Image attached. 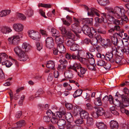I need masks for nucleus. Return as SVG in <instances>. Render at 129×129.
Segmentation results:
<instances>
[{
	"label": "nucleus",
	"instance_id": "obj_45",
	"mask_svg": "<svg viewBox=\"0 0 129 129\" xmlns=\"http://www.w3.org/2000/svg\"><path fill=\"white\" fill-rule=\"evenodd\" d=\"M59 119L58 117H56V115H55L51 118L50 120L52 123L55 124L57 123Z\"/></svg>",
	"mask_w": 129,
	"mask_h": 129
},
{
	"label": "nucleus",
	"instance_id": "obj_27",
	"mask_svg": "<svg viewBox=\"0 0 129 129\" xmlns=\"http://www.w3.org/2000/svg\"><path fill=\"white\" fill-rule=\"evenodd\" d=\"M113 59H114V63L115 62L117 64L120 63L122 59L121 57L120 56L116 54L114 56Z\"/></svg>",
	"mask_w": 129,
	"mask_h": 129
},
{
	"label": "nucleus",
	"instance_id": "obj_12",
	"mask_svg": "<svg viewBox=\"0 0 129 129\" xmlns=\"http://www.w3.org/2000/svg\"><path fill=\"white\" fill-rule=\"evenodd\" d=\"M81 65L80 63L75 62L74 63L73 65H70L68 68V69L73 70L76 72H78L77 70H79L81 68Z\"/></svg>",
	"mask_w": 129,
	"mask_h": 129
},
{
	"label": "nucleus",
	"instance_id": "obj_51",
	"mask_svg": "<svg viewBox=\"0 0 129 129\" xmlns=\"http://www.w3.org/2000/svg\"><path fill=\"white\" fill-rule=\"evenodd\" d=\"M94 38L96 40V42H97L99 41H101V40L102 39L101 36L99 33H96L94 35Z\"/></svg>",
	"mask_w": 129,
	"mask_h": 129
},
{
	"label": "nucleus",
	"instance_id": "obj_52",
	"mask_svg": "<svg viewBox=\"0 0 129 129\" xmlns=\"http://www.w3.org/2000/svg\"><path fill=\"white\" fill-rule=\"evenodd\" d=\"M46 113L48 117H49L51 118L54 115H55V114L50 109L46 111Z\"/></svg>",
	"mask_w": 129,
	"mask_h": 129
},
{
	"label": "nucleus",
	"instance_id": "obj_59",
	"mask_svg": "<svg viewBox=\"0 0 129 129\" xmlns=\"http://www.w3.org/2000/svg\"><path fill=\"white\" fill-rule=\"evenodd\" d=\"M43 9H41L39 10V13L41 16L45 18L47 17L45 15V12L43 10Z\"/></svg>",
	"mask_w": 129,
	"mask_h": 129
},
{
	"label": "nucleus",
	"instance_id": "obj_39",
	"mask_svg": "<svg viewBox=\"0 0 129 129\" xmlns=\"http://www.w3.org/2000/svg\"><path fill=\"white\" fill-rule=\"evenodd\" d=\"M82 20L84 23L86 24H92L93 23V18H84Z\"/></svg>",
	"mask_w": 129,
	"mask_h": 129
},
{
	"label": "nucleus",
	"instance_id": "obj_24",
	"mask_svg": "<svg viewBox=\"0 0 129 129\" xmlns=\"http://www.w3.org/2000/svg\"><path fill=\"white\" fill-rule=\"evenodd\" d=\"M65 55L66 58L67 59H76V55L75 52L73 53L72 55L67 53Z\"/></svg>",
	"mask_w": 129,
	"mask_h": 129
},
{
	"label": "nucleus",
	"instance_id": "obj_63",
	"mask_svg": "<svg viewBox=\"0 0 129 129\" xmlns=\"http://www.w3.org/2000/svg\"><path fill=\"white\" fill-rule=\"evenodd\" d=\"M86 109H88L89 110H92L93 108V107L91 105V104L89 103H87L86 104Z\"/></svg>",
	"mask_w": 129,
	"mask_h": 129
},
{
	"label": "nucleus",
	"instance_id": "obj_64",
	"mask_svg": "<svg viewBox=\"0 0 129 129\" xmlns=\"http://www.w3.org/2000/svg\"><path fill=\"white\" fill-rule=\"evenodd\" d=\"M74 126L71 124L69 122L66 125V127L67 129H73Z\"/></svg>",
	"mask_w": 129,
	"mask_h": 129
},
{
	"label": "nucleus",
	"instance_id": "obj_9",
	"mask_svg": "<svg viewBox=\"0 0 129 129\" xmlns=\"http://www.w3.org/2000/svg\"><path fill=\"white\" fill-rule=\"evenodd\" d=\"M82 30L83 33L85 35L89 36L91 35V28L88 25H84L82 27Z\"/></svg>",
	"mask_w": 129,
	"mask_h": 129
},
{
	"label": "nucleus",
	"instance_id": "obj_15",
	"mask_svg": "<svg viewBox=\"0 0 129 129\" xmlns=\"http://www.w3.org/2000/svg\"><path fill=\"white\" fill-rule=\"evenodd\" d=\"M75 38V37L74 38L70 37L67 38L65 41L66 46L68 47H71L72 44L75 43L74 41L73 40V39L74 38Z\"/></svg>",
	"mask_w": 129,
	"mask_h": 129
},
{
	"label": "nucleus",
	"instance_id": "obj_19",
	"mask_svg": "<svg viewBox=\"0 0 129 129\" xmlns=\"http://www.w3.org/2000/svg\"><path fill=\"white\" fill-rule=\"evenodd\" d=\"M20 37L19 36L15 35L13 36L12 40L13 44L17 45L20 43Z\"/></svg>",
	"mask_w": 129,
	"mask_h": 129
},
{
	"label": "nucleus",
	"instance_id": "obj_40",
	"mask_svg": "<svg viewBox=\"0 0 129 129\" xmlns=\"http://www.w3.org/2000/svg\"><path fill=\"white\" fill-rule=\"evenodd\" d=\"M33 10L31 8L28 9L25 11V14L28 17L32 16L34 15Z\"/></svg>",
	"mask_w": 129,
	"mask_h": 129
},
{
	"label": "nucleus",
	"instance_id": "obj_32",
	"mask_svg": "<svg viewBox=\"0 0 129 129\" xmlns=\"http://www.w3.org/2000/svg\"><path fill=\"white\" fill-rule=\"evenodd\" d=\"M110 112L114 115L116 116L119 115V113L118 110V109L114 106H112V107L110 108Z\"/></svg>",
	"mask_w": 129,
	"mask_h": 129
},
{
	"label": "nucleus",
	"instance_id": "obj_54",
	"mask_svg": "<svg viewBox=\"0 0 129 129\" xmlns=\"http://www.w3.org/2000/svg\"><path fill=\"white\" fill-rule=\"evenodd\" d=\"M127 106H125L124 105V104H121L119 106V107L120 110L121 112L122 113H125V109L124 108Z\"/></svg>",
	"mask_w": 129,
	"mask_h": 129
},
{
	"label": "nucleus",
	"instance_id": "obj_4",
	"mask_svg": "<svg viewBox=\"0 0 129 129\" xmlns=\"http://www.w3.org/2000/svg\"><path fill=\"white\" fill-rule=\"evenodd\" d=\"M46 47L48 48L51 49L54 45V40L51 37H48L45 39V41Z\"/></svg>",
	"mask_w": 129,
	"mask_h": 129
},
{
	"label": "nucleus",
	"instance_id": "obj_8",
	"mask_svg": "<svg viewBox=\"0 0 129 129\" xmlns=\"http://www.w3.org/2000/svg\"><path fill=\"white\" fill-rule=\"evenodd\" d=\"M66 114L65 109L63 107L60 108L59 111L56 112V117L59 118H62L64 119V115Z\"/></svg>",
	"mask_w": 129,
	"mask_h": 129
},
{
	"label": "nucleus",
	"instance_id": "obj_11",
	"mask_svg": "<svg viewBox=\"0 0 129 129\" xmlns=\"http://www.w3.org/2000/svg\"><path fill=\"white\" fill-rule=\"evenodd\" d=\"M13 28L16 31L21 32L23 30V26L20 23H14L13 25Z\"/></svg>",
	"mask_w": 129,
	"mask_h": 129
},
{
	"label": "nucleus",
	"instance_id": "obj_44",
	"mask_svg": "<svg viewBox=\"0 0 129 129\" xmlns=\"http://www.w3.org/2000/svg\"><path fill=\"white\" fill-rule=\"evenodd\" d=\"M51 5L49 4H44L42 3H39L38 5V6L39 8L40 7L45 8H51Z\"/></svg>",
	"mask_w": 129,
	"mask_h": 129
},
{
	"label": "nucleus",
	"instance_id": "obj_26",
	"mask_svg": "<svg viewBox=\"0 0 129 129\" xmlns=\"http://www.w3.org/2000/svg\"><path fill=\"white\" fill-rule=\"evenodd\" d=\"M102 18H100L98 17H96L94 18L95 23V25L96 27H98L99 26V23H101L104 21V18L102 16Z\"/></svg>",
	"mask_w": 129,
	"mask_h": 129
},
{
	"label": "nucleus",
	"instance_id": "obj_6",
	"mask_svg": "<svg viewBox=\"0 0 129 129\" xmlns=\"http://www.w3.org/2000/svg\"><path fill=\"white\" fill-rule=\"evenodd\" d=\"M72 30L74 33H80L82 30V28L79 25V24L74 23L72 25Z\"/></svg>",
	"mask_w": 129,
	"mask_h": 129
},
{
	"label": "nucleus",
	"instance_id": "obj_55",
	"mask_svg": "<svg viewBox=\"0 0 129 129\" xmlns=\"http://www.w3.org/2000/svg\"><path fill=\"white\" fill-rule=\"evenodd\" d=\"M40 33L44 37H47L48 36L47 34V32L45 30H43L42 29H41L40 30Z\"/></svg>",
	"mask_w": 129,
	"mask_h": 129
},
{
	"label": "nucleus",
	"instance_id": "obj_42",
	"mask_svg": "<svg viewBox=\"0 0 129 129\" xmlns=\"http://www.w3.org/2000/svg\"><path fill=\"white\" fill-rule=\"evenodd\" d=\"M79 46L74 43L70 47V49L72 51H76L79 49Z\"/></svg>",
	"mask_w": 129,
	"mask_h": 129
},
{
	"label": "nucleus",
	"instance_id": "obj_29",
	"mask_svg": "<svg viewBox=\"0 0 129 129\" xmlns=\"http://www.w3.org/2000/svg\"><path fill=\"white\" fill-rule=\"evenodd\" d=\"M12 31L10 28L7 26L3 27L1 30V32L5 34L9 33Z\"/></svg>",
	"mask_w": 129,
	"mask_h": 129
},
{
	"label": "nucleus",
	"instance_id": "obj_36",
	"mask_svg": "<svg viewBox=\"0 0 129 129\" xmlns=\"http://www.w3.org/2000/svg\"><path fill=\"white\" fill-rule=\"evenodd\" d=\"M44 93V91L43 89L41 88H40L36 93L35 97H41Z\"/></svg>",
	"mask_w": 129,
	"mask_h": 129
},
{
	"label": "nucleus",
	"instance_id": "obj_46",
	"mask_svg": "<svg viewBox=\"0 0 129 129\" xmlns=\"http://www.w3.org/2000/svg\"><path fill=\"white\" fill-rule=\"evenodd\" d=\"M36 45L37 47V49L38 51H40L42 49L43 44L42 43L37 42L36 43Z\"/></svg>",
	"mask_w": 129,
	"mask_h": 129
},
{
	"label": "nucleus",
	"instance_id": "obj_37",
	"mask_svg": "<svg viewBox=\"0 0 129 129\" xmlns=\"http://www.w3.org/2000/svg\"><path fill=\"white\" fill-rule=\"evenodd\" d=\"M8 56L5 53H0V63H2V61H3L5 58H7Z\"/></svg>",
	"mask_w": 129,
	"mask_h": 129
},
{
	"label": "nucleus",
	"instance_id": "obj_2",
	"mask_svg": "<svg viewBox=\"0 0 129 129\" xmlns=\"http://www.w3.org/2000/svg\"><path fill=\"white\" fill-rule=\"evenodd\" d=\"M28 33L29 36L31 39L36 40L39 41L41 35L38 31L31 30L28 31Z\"/></svg>",
	"mask_w": 129,
	"mask_h": 129
},
{
	"label": "nucleus",
	"instance_id": "obj_31",
	"mask_svg": "<svg viewBox=\"0 0 129 129\" xmlns=\"http://www.w3.org/2000/svg\"><path fill=\"white\" fill-rule=\"evenodd\" d=\"M87 119L86 125L88 127H91L93 125L94 123L93 119L91 117H89Z\"/></svg>",
	"mask_w": 129,
	"mask_h": 129
},
{
	"label": "nucleus",
	"instance_id": "obj_25",
	"mask_svg": "<svg viewBox=\"0 0 129 129\" xmlns=\"http://www.w3.org/2000/svg\"><path fill=\"white\" fill-rule=\"evenodd\" d=\"M68 122L71 123L73 121V119L72 116L70 112L67 113L64 115V117Z\"/></svg>",
	"mask_w": 129,
	"mask_h": 129
},
{
	"label": "nucleus",
	"instance_id": "obj_10",
	"mask_svg": "<svg viewBox=\"0 0 129 129\" xmlns=\"http://www.w3.org/2000/svg\"><path fill=\"white\" fill-rule=\"evenodd\" d=\"M77 52L76 53V59L77 60L80 59L81 61H82V57L84 56L85 53L83 50L79 49L76 51Z\"/></svg>",
	"mask_w": 129,
	"mask_h": 129
},
{
	"label": "nucleus",
	"instance_id": "obj_28",
	"mask_svg": "<svg viewBox=\"0 0 129 129\" xmlns=\"http://www.w3.org/2000/svg\"><path fill=\"white\" fill-rule=\"evenodd\" d=\"M97 125L99 129H107V126L102 122L97 123Z\"/></svg>",
	"mask_w": 129,
	"mask_h": 129
},
{
	"label": "nucleus",
	"instance_id": "obj_41",
	"mask_svg": "<svg viewBox=\"0 0 129 129\" xmlns=\"http://www.w3.org/2000/svg\"><path fill=\"white\" fill-rule=\"evenodd\" d=\"M94 101L95 105L97 106H100L102 105L101 100L100 97H97L94 100Z\"/></svg>",
	"mask_w": 129,
	"mask_h": 129
},
{
	"label": "nucleus",
	"instance_id": "obj_57",
	"mask_svg": "<svg viewBox=\"0 0 129 129\" xmlns=\"http://www.w3.org/2000/svg\"><path fill=\"white\" fill-rule=\"evenodd\" d=\"M28 45L27 43L25 42L23 43L22 45V49H25V50L27 49V50H25L26 51H27L29 49V47H28Z\"/></svg>",
	"mask_w": 129,
	"mask_h": 129
},
{
	"label": "nucleus",
	"instance_id": "obj_3",
	"mask_svg": "<svg viewBox=\"0 0 129 129\" xmlns=\"http://www.w3.org/2000/svg\"><path fill=\"white\" fill-rule=\"evenodd\" d=\"M94 108L97 109L96 112H94L91 113V115L95 118H97L99 116L102 115L104 113V110L101 107H95Z\"/></svg>",
	"mask_w": 129,
	"mask_h": 129
},
{
	"label": "nucleus",
	"instance_id": "obj_14",
	"mask_svg": "<svg viewBox=\"0 0 129 129\" xmlns=\"http://www.w3.org/2000/svg\"><path fill=\"white\" fill-rule=\"evenodd\" d=\"M82 110L79 107H75L74 108L73 112V115L75 117L77 116L80 117V114Z\"/></svg>",
	"mask_w": 129,
	"mask_h": 129
},
{
	"label": "nucleus",
	"instance_id": "obj_7",
	"mask_svg": "<svg viewBox=\"0 0 129 129\" xmlns=\"http://www.w3.org/2000/svg\"><path fill=\"white\" fill-rule=\"evenodd\" d=\"M60 30L62 34L64 35L67 36L69 37L74 38L75 37V35L72 33L71 31H68L66 28L64 27H60Z\"/></svg>",
	"mask_w": 129,
	"mask_h": 129
},
{
	"label": "nucleus",
	"instance_id": "obj_30",
	"mask_svg": "<svg viewBox=\"0 0 129 129\" xmlns=\"http://www.w3.org/2000/svg\"><path fill=\"white\" fill-rule=\"evenodd\" d=\"M97 9H90V12H88V16H93L94 14H95L97 16L100 17V14L96 12Z\"/></svg>",
	"mask_w": 129,
	"mask_h": 129
},
{
	"label": "nucleus",
	"instance_id": "obj_43",
	"mask_svg": "<svg viewBox=\"0 0 129 129\" xmlns=\"http://www.w3.org/2000/svg\"><path fill=\"white\" fill-rule=\"evenodd\" d=\"M83 91L81 89H78L76 90L73 94V97H79L81 96Z\"/></svg>",
	"mask_w": 129,
	"mask_h": 129
},
{
	"label": "nucleus",
	"instance_id": "obj_20",
	"mask_svg": "<svg viewBox=\"0 0 129 129\" xmlns=\"http://www.w3.org/2000/svg\"><path fill=\"white\" fill-rule=\"evenodd\" d=\"M17 126L16 129H21V127L24 126L26 124V122L24 120H21L18 121L16 123Z\"/></svg>",
	"mask_w": 129,
	"mask_h": 129
},
{
	"label": "nucleus",
	"instance_id": "obj_53",
	"mask_svg": "<svg viewBox=\"0 0 129 129\" xmlns=\"http://www.w3.org/2000/svg\"><path fill=\"white\" fill-rule=\"evenodd\" d=\"M61 19L62 21L63 24L67 26H69L71 23L66 20L64 18H62Z\"/></svg>",
	"mask_w": 129,
	"mask_h": 129
},
{
	"label": "nucleus",
	"instance_id": "obj_23",
	"mask_svg": "<svg viewBox=\"0 0 129 129\" xmlns=\"http://www.w3.org/2000/svg\"><path fill=\"white\" fill-rule=\"evenodd\" d=\"M89 114L87 112L84 110H82L80 114V117L82 119L84 118L86 119L89 117Z\"/></svg>",
	"mask_w": 129,
	"mask_h": 129
},
{
	"label": "nucleus",
	"instance_id": "obj_13",
	"mask_svg": "<svg viewBox=\"0 0 129 129\" xmlns=\"http://www.w3.org/2000/svg\"><path fill=\"white\" fill-rule=\"evenodd\" d=\"M106 60L107 61L109 60L112 63H114V57L112 52H107L106 54Z\"/></svg>",
	"mask_w": 129,
	"mask_h": 129
},
{
	"label": "nucleus",
	"instance_id": "obj_22",
	"mask_svg": "<svg viewBox=\"0 0 129 129\" xmlns=\"http://www.w3.org/2000/svg\"><path fill=\"white\" fill-rule=\"evenodd\" d=\"M110 126L111 129H117L118 127V124L116 121H111L110 122Z\"/></svg>",
	"mask_w": 129,
	"mask_h": 129
},
{
	"label": "nucleus",
	"instance_id": "obj_62",
	"mask_svg": "<svg viewBox=\"0 0 129 129\" xmlns=\"http://www.w3.org/2000/svg\"><path fill=\"white\" fill-rule=\"evenodd\" d=\"M123 92L125 95L127 96H129V89L126 87L123 88Z\"/></svg>",
	"mask_w": 129,
	"mask_h": 129
},
{
	"label": "nucleus",
	"instance_id": "obj_47",
	"mask_svg": "<svg viewBox=\"0 0 129 129\" xmlns=\"http://www.w3.org/2000/svg\"><path fill=\"white\" fill-rule=\"evenodd\" d=\"M66 66L67 65L66 64H58L57 69L59 71H61L65 69Z\"/></svg>",
	"mask_w": 129,
	"mask_h": 129
},
{
	"label": "nucleus",
	"instance_id": "obj_35",
	"mask_svg": "<svg viewBox=\"0 0 129 129\" xmlns=\"http://www.w3.org/2000/svg\"><path fill=\"white\" fill-rule=\"evenodd\" d=\"M122 101L124 105L126 106H128L129 105V99L128 97H121Z\"/></svg>",
	"mask_w": 129,
	"mask_h": 129
},
{
	"label": "nucleus",
	"instance_id": "obj_60",
	"mask_svg": "<svg viewBox=\"0 0 129 129\" xmlns=\"http://www.w3.org/2000/svg\"><path fill=\"white\" fill-rule=\"evenodd\" d=\"M113 102V104L115 106L119 105L120 106L121 104H123V103H121L120 101L117 99H115Z\"/></svg>",
	"mask_w": 129,
	"mask_h": 129
},
{
	"label": "nucleus",
	"instance_id": "obj_48",
	"mask_svg": "<svg viewBox=\"0 0 129 129\" xmlns=\"http://www.w3.org/2000/svg\"><path fill=\"white\" fill-rule=\"evenodd\" d=\"M97 65L100 66H106L107 65L106 64L105 61L102 60H101L98 61Z\"/></svg>",
	"mask_w": 129,
	"mask_h": 129
},
{
	"label": "nucleus",
	"instance_id": "obj_58",
	"mask_svg": "<svg viewBox=\"0 0 129 129\" xmlns=\"http://www.w3.org/2000/svg\"><path fill=\"white\" fill-rule=\"evenodd\" d=\"M75 123L78 124H81L83 122V119L81 118L78 119H77L75 121Z\"/></svg>",
	"mask_w": 129,
	"mask_h": 129
},
{
	"label": "nucleus",
	"instance_id": "obj_21",
	"mask_svg": "<svg viewBox=\"0 0 129 129\" xmlns=\"http://www.w3.org/2000/svg\"><path fill=\"white\" fill-rule=\"evenodd\" d=\"M64 119L63 118L58 120L57 123L59 128L60 129L63 128L64 125L66 123V122Z\"/></svg>",
	"mask_w": 129,
	"mask_h": 129
},
{
	"label": "nucleus",
	"instance_id": "obj_38",
	"mask_svg": "<svg viewBox=\"0 0 129 129\" xmlns=\"http://www.w3.org/2000/svg\"><path fill=\"white\" fill-rule=\"evenodd\" d=\"M2 64V65H5L6 67L9 68L12 65L13 63L10 61L7 60L5 61H3Z\"/></svg>",
	"mask_w": 129,
	"mask_h": 129
},
{
	"label": "nucleus",
	"instance_id": "obj_61",
	"mask_svg": "<svg viewBox=\"0 0 129 129\" xmlns=\"http://www.w3.org/2000/svg\"><path fill=\"white\" fill-rule=\"evenodd\" d=\"M80 70V74H85L87 71V69L81 66V68L79 69Z\"/></svg>",
	"mask_w": 129,
	"mask_h": 129
},
{
	"label": "nucleus",
	"instance_id": "obj_16",
	"mask_svg": "<svg viewBox=\"0 0 129 129\" xmlns=\"http://www.w3.org/2000/svg\"><path fill=\"white\" fill-rule=\"evenodd\" d=\"M53 53L54 55H59V56L61 57H62L63 55L62 54V53L64 54L66 52V51L63 50L62 51H59L57 48H54L53 49Z\"/></svg>",
	"mask_w": 129,
	"mask_h": 129
},
{
	"label": "nucleus",
	"instance_id": "obj_50",
	"mask_svg": "<svg viewBox=\"0 0 129 129\" xmlns=\"http://www.w3.org/2000/svg\"><path fill=\"white\" fill-rule=\"evenodd\" d=\"M17 16H18V18L22 20H25L26 19V18L24 15L21 13H18L17 14Z\"/></svg>",
	"mask_w": 129,
	"mask_h": 129
},
{
	"label": "nucleus",
	"instance_id": "obj_17",
	"mask_svg": "<svg viewBox=\"0 0 129 129\" xmlns=\"http://www.w3.org/2000/svg\"><path fill=\"white\" fill-rule=\"evenodd\" d=\"M111 41L110 39H107V42L106 43V46L105 48H106L108 47H110L112 45V43L113 44V45L115 46L117 45V44L115 43V41H113V39L112 38H111Z\"/></svg>",
	"mask_w": 129,
	"mask_h": 129
},
{
	"label": "nucleus",
	"instance_id": "obj_5",
	"mask_svg": "<svg viewBox=\"0 0 129 129\" xmlns=\"http://www.w3.org/2000/svg\"><path fill=\"white\" fill-rule=\"evenodd\" d=\"M55 41L56 43L57 44V48L62 47L64 49V46L62 43L64 42V38L62 36H56Z\"/></svg>",
	"mask_w": 129,
	"mask_h": 129
},
{
	"label": "nucleus",
	"instance_id": "obj_33",
	"mask_svg": "<svg viewBox=\"0 0 129 129\" xmlns=\"http://www.w3.org/2000/svg\"><path fill=\"white\" fill-rule=\"evenodd\" d=\"M100 5L105 6L109 4V0H97Z\"/></svg>",
	"mask_w": 129,
	"mask_h": 129
},
{
	"label": "nucleus",
	"instance_id": "obj_1",
	"mask_svg": "<svg viewBox=\"0 0 129 129\" xmlns=\"http://www.w3.org/2000/svg\"><path fill=\"white\" fill-rule=\"evenodd\" d=\"M15 53L18 56V59L20 61H24L28 58V56L26 55L24 51L19 46H17L14 49Z\"/></svg>",
	"mask_w": 129,
	"mask_h": 129
},
{
	"label": "nucleus",
	"instance_id": "obj_18",
	"mask_svg": "<svg viewBox=\"0 0 129 129\" xmlns=\"http://www.w3.org/2000/svg\"><path fill=\"white\" fill-rule=\"evenodd\" d=\"M55 62L54 61L49 60L47 62L46 64V67L47 68L52 69L53 70H55Z\"/></svg>",
	"mask_w": 129,
	"mask_h": 129
},
{
	"label": "nucleus",
	"instance_id": "obj_56",
	"mask_svg": "<svg viewBox=\"0 0 129 129\" xmlns=\"http://www.w3.org/2000/svg\"><path fill=\"white\" fill-rule=\"evenodd\" d=\"M121 8L117 6L115 7L114 9V14L115 13H119L120 14L121 12H120Z\"/></svg>",
	"mask_w": 129,
	"mask_h": 129
},
{
	"label": "nucleus",
	"instance_id": "obj_34",
	"mask_svg": "<svg viewBox=\"0 0 129 129\" xmlns=\"http://www.w3.org/2000/svg\"><path fill=\"white\" fill-rule=\"evenodd\" d=\"M11 12L10 10H3L0 12V17L5 16L9 14Z\"/></svg>",
	"mask_w": 129,
	"mask_h": 129
},
{
	"label": "nucleus",
	"instance_id": "obj_49",
	"mask_svg": "<svg viewBox=\"0 0 129 129\" xmlns=\"http://www.w3.org/2000/svg\"><path fill=\"white\" fill-rule=\"evenodd\" d=\"M50 32L52 34L54 35H52V36L55 37L58 35V34L59 33V31L53 27L51 29V30L50 31Z\"/></svg>",
	"mask_w": 129,
	"mask_h": 129
}]
</instances>
